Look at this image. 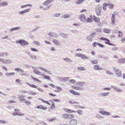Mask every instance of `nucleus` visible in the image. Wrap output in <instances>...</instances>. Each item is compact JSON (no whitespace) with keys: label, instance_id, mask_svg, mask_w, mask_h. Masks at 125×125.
<instances>
[{"label":"nucleus","instance_id":"obj_1","mask_svg":"<svg viewBox=\"0 0 125 125\" xmlns=\"http://www.w3.org/2000/svg\"><path fill=\"white\" fill-rule=\"evenodd\" d=\"M16 42L20 44L23 47L29 45V43L27 42L22 39L18 40L16 41Z\"/></svg>","mask_w":125,"mask_h":125},{"label":"nucleus","instance_id":"obj_2","mask_svg":"<svg viewBox=\"0 0 125 125\" xmlns=\"http://www.w3.org/2000/svg\"><path fill=\"white\" fill-rule=\"evenodd\" d=\"M114 69L117 76L118 77H121L122 76L121 72L120 70L118 68H114Z\"/></svg>","mask_w":125,"mask_h":125},{"label":"nucleus","instance_id":"obj_3","mask_svg":"<svg viewBox=\"0 0 125 125\" xmlns=\"http://www.w3.org/2000/svg\"><path fill=\"white\" fill-rule=\"evenodd\" d=\"M97 8L96 10V14L98 16H100L101 14L102 7L98 5L97 6Z\"/></svg>","mask_w":125,"mask_h":125},{"label":"nucleus","instance_id":"obj_4","mask_svg":"<svg viewBox=\"0 0 125 125\" xmlns=\"http://www.w3.org/2000/svg\"><path fill=\"white\" fill-rule=\"evenodd\" d=\"M96 33L94 32L91 33L90 35L87 36L86 37L87 40L89 41H91L94 36L95 35Z\"/></svg>","mask_w":125,"mask_h":125},{"label":"nucleus","instance_id":"obj_5","mask_svg":"<svg viewBox=\"0 0 125 125\" xmlns=\"http://www.w3.org/2000/svg\"><path fill=\"white\" fill-rule=\"evenodd\" d=\"M100 40H104L105 41L104 42L106 44H108L110 45H114V44L110 43V41L107 38L103 37H102L101 38Z\"/></svg>","mask_w":125,"mask_h":125},{"label":"nucleus","instance_id":"obj_6","mask_svg":"<svg viewBox=\"0 0 125 125\" xmlns=\"http://www.w3.org/2000/svg\"><path fill=\"white\" fill-rule=\"evenodd\" d=\"M38 67L39 69L45 71V72L47 73L48 75H51L52 74L51 72L50 71L44 68L43 67L40 66Z\"/></svg>","mask_w":125,"mask_h":125},{"label":"nucleus","instance_id":"obj_7","mask_svg":"<svg viewBox=\"0 0 125 125\" xmlns=\"http://www.w3.org/2000/svg\"><path fill=\"white\" fill-rule=\"evenodd\" d=\"M80 19L82 22H84L86 19V17L84 14H81L79 16Z\"/></svg>","mask_w":125,"mask_h":125},{"label":"nucleus","instance_id":"obj_8","mask_svg":"<svg viewBox=\"0 0 125 125\" xmlns=\"http://www.w3.org/2000/svg\"><path fill=\"white\" fill-rule=\"evenodd\" d=\"M30 9H27L23 10L20 11L18 13L21 15H22L30 11Z\"/></svg>","mask_w":125,"mask_h":125},{"label":"nucleus","instance_id":"obj_9","mask_svg":"<svg viewBox=\"0 0 125 125\" xmlns=\"http://www.w3.org/2000/svg\"><path fill=\"white\" fill-rule=\"evenodd\" d=\"M52 42L56 45L60 46L61 45V44L56 39H53L52 40Z\"/></svg>","mask_w":125,"mask_h":125},{"label":"nucleus","instance_id":"obj_10","mask_svg":"<svg viewBox=\"0 0 125 125\" xmlns=\"http://www.w3.org/2000/svg\"><path fill=\"white\" fill-rule=\"evenodd\" d=\"M70 124L71 125H76L77 124V122L76 120L72 119L70 121Z\"/></svg>","mask_w":125,"mask_h":125},{"label":"nucleus","instance_id":"obj_11","mask_svg":"<svg viewBox=\"0 0 125 125\" xmlns=\"http://www.w3.org/2000/svg\"><path fill=\"white\" fill-rule=\"evenodd\" d=\"M111 87L113 88L114 90H115L116 92H122V90L120 88H117L116 87L112 85Z\"/></svg>","mask_w":125,"mask_h":125},{"label":"nucleus","instance_id":"obj_12","mask_svg":"<svg viewBox=\"0 0 125 125\" xmlns=\"http://www.w3.org/2000/svg\"><path fill=\"white\" fill-rule=\"evenodd\" d=\"M111 23L113 24L115 22V15L114 14H113L111 17Z\"/></svg>","mask_w":125,"mask_h":125},{"label":"nucleus","instance_id":"obj_13","mask_svg":"<svg viewBox=\"0 0 125 125\" xmlns=\"http://www.w3.org/2000/svg\"><path fill=\"white\" fill-rule=\"evenodd\" d=\"M53 0H48L45 1L43 3V4L47 6L49 3L52 2Z\"/></svg>","mask_w":125,"mask_h":125},{"label":"nucleus","instance_id":"obj_14","mask_svg":"<svg viewBox=\"0 0 125 125\" xmlns=\"http://www.w3.org/2000/svg\"><path fill=\"white\" fill-rule=\"evenodd\" d=\"M35 108L40 109H42L43 110H46L47 109V108L46 107L43 106L41 105H39L37 107H36Z\"/></svg>","mask_w":125,"mask_h":125},{"label":"nucleus","instance_id":"obj_15","mask_svg":"<svg viewBox=\"0 0 125 125\" xmlns=\"http://www.w3.org/2000/svg\"><path fill=\"white\" fill-rule=\"evenodd\" d=\"M25 96L22 95H19L18 97V98L19 99V100L21 101H25V99L23 98V97H25Z\"/></svg>","mask_w":125,"mask_h":125},{"label":"nucleus","instance_id":"obj_16","mask_svg":"<svg viewBox=\"0 0 125 125\" xmlns=\"http://www.w3.org/2000/svg\"><path fill=\"white\" fill-rule=\"evenodd\" d=\"M94 69L96 70H102L103 69L100 67L98 65H96L94 66Z\"/></svg>","mask_w":125,"mask_h":125},{"label":"nucleus","instance_id":"obj_17","mask_svg":"<svg viewBox=\"0 0 125 125\" xmlns=\"http://www.w3.org/2000/svg\"><path fill=\"white\" fill-rule=\"evenodd\" d=\"M63 110L65 111L66 112L68 113H71L73 112L75 113L76 112L74 111L73 110L71 109H68L65 108H63Z\"/></svg>","mask_w":125,"mask_h":125},{"label":"nucleus","instance_id":"obj_18","mask_svg":"<svg viewBox=\"0 0 125 125\" xmlns=\"http://www.w3.org/2000/svg\"><path fill=\"white\" fill-rule=\"evenodd\" d=\"M59 34L61 36L64 38H66L67 37V35L66 34L64 33L61 32H60Z\"/></svg>","mask_w":125,"mask_h":125},{"label":"nucleus","instance_id":"obj_19","mask_svg":"<svg viewBox=\"0 0 125 125\" xmlns=\"http://www.w3.org/2000/svg\"><path fill=\"white\" fill-rule=\"evenodd\" d=\"M11 60L10 59H4V64H9L11 62Z\"/></svg>","mask_w":125,"mask_h":125},{"label":"nucleus","instance_id":"obj_20","mask_svg":"<svg viewBox=\"0 0 125 125\" xmlns=\"http://www.w3.org/2000/svg\"><path fill=\"white\" fill-rule=\"evenodd\" d=\"M103 30V31L104 33L108 34L110 32V30L107 28H104Z\"/></svg>","mask_w":125,"mask_h":125},{"label":"nucleus","instance_id":"obj_21","mask_svg":"<svg viewBox=\"0 0 125 125\" xmlns=\"http://www.w3.org/2000/svg\"><path fill=\"white\" fill-rule=\"evenodd\" d=\"M63 60L66 62H72V61L70 59L68 58H66L63 59Z\"/></svg>","mask_w":125,"mask_h":125},{"label":"nucleus","instance_id":"obj_22","mask_svg":"<svg viewBox=\"0 0 125 125\" xmlns=\"http://www.w3.org/2000/svg\"><path fill=\"white\" fill-rule=\"evenodd\" d=\"M107 4V5L108 6L109 8L110 9H113L114 7V5L113 4L111 3H109Z\"/></svg>","mask_w":125,"mask_h":125},{"label":"nucleus","instance_id":"obj_23","mask_svg":"<svg viewBox=\"0 0 125 125\" xmlns=\"http://www.w3.org/2000/svg\"><path fill=\"white\" fill-rule=\"evenodd\" d=\"M106 72L107 74L110 75L111 76H113L114 75V74L113 72H111L110 71L107 70Z\"/></svg>","mask_w":125,"mask_h":125},{"label":"nucleus","instance_id":"obj_24","mask_svg":"<svg viewBox=\"0 0 125 125\" xmlns=\"http://www.w3.org/2000/svg\"><path fill=\"white\" fill-rule=\"evenodd\" d=\"M107 5V4L106 3H104L103 4L102 7L103 10H106V6Z\"/></svg>","mask_w":125,"mask_h":125},{"label":"nucleus","instance_id":"obj_25","mask_svg":"<svg viewBox=\"0 0 125 125\" xmlns=\"http://www.w3.org/2000/svg\"><path fill=\"white\" fill-rule=\"evenodd\" d=\"M8 123V122L6 120L0 119V123L3 124H7Z\"/></svg>","mask_w":125,"mask_h":125},{"label":"nucleus","instance_id":"obj_26","mask_svg":"<svg viewBox=\"0 0 125 125\" xmlns=\"http://www.w3.org/2000/svg\"><path fill=\"white\" fill-rule=\"evenodd\" d=\"M81 58L83 59H89V57L86 56L85 55L82 54Z\"/></svg>","mask_w":125,"mask_h":125},{"label":"nucleus","instance_id":"obj_27","mask_svg":"<svg viewBox=\"0 0 125 125\" xmlns=\"http://www.w3.org/2000/svg\"><path fill=\"white\" fill-rule=\"evenodd\" d=\"M94 20L95 22H99L100 21V20L99 18L94 16Z\"/></svg>","mask_w":125,"mask_h":125},{"label":"nucleus","instance_id":"obj_28","mask_svg":"<svg viewBox=\"0 0 125 125\" xmlns=\"http://www.w3.org/2000/svg\"><path fill=\"white\" fill-rule=\"evenodd\" d=\"M78 113V114L80 115H82L83 114V113L82 111L81 110H78L77 111H76Z\"/></svg>","mask_w":125,"mask_h":125},{"label":"nucleus","instance_id":"obj_29","mask_svg":"<svg viewBox=\"0 0 125 125\" xmlns=\"http://www.w3.org/2000/svg\"><path fill=\"white\" fill-rule=\"evenodd\" d=\"M32 5L31 4H28L21 6V8H24L26 7L29 6L31 7Z\"/></svg>","mask_w":125,"mask_h":125},{"label":"nucleus","instance_id":"obj_30","mask_svg":"<svg viewBox=\"0 0 125 125\" xmlns=\"http://www.w3.org/2000/svg\"><path fill=\"white\" fill-rule=\"evenodd\" d=\"M86 21L89 22H91L93 21V19L91 18H88L86 20Z\"/></svg>","mask_w":125,"mask_h":125},{"label":"nucleus","instance_id":"obj_31","mask_svg":"<svg viewBox=\"0 0 125 125\" xmlns=\"http://www.w3.org/2000/svg\"><path fill=\"white\" fill-rule=\"evenodd\" d=\"M118 62L120 63H122L123 62H125V59H120L119 60Z\"/></svg>","mask_w":125,"mask_h":125},{"label":"nucleus","instance_id":"obj_32","mask_svg":"<svg viewBox=\"0 0 125 125\" xmlns=\"http://www.w3.org/2000/svg\"><path fill=\"white\" fill-rule=\"evenodd\" d=\"M90 61L91 62L92 64H95L98 63V60H95L94 61H92V60H90Z\"/></svg>","mask_w":125,"mask_h":125},{"label":"nucleus","instance_id":"obj_33","mask_svg":"<svg viewBox=\"0 0 125 125\" xmlns=\"http://www.w3.org/2000/svg\"><path fill=\"white\" fill-rule=\"evenodd\" d=\"M48 35L50 37H53V32L52 31H50L48 33Z\"/></svg>","mask_w":125,"mask_h":125},{"label":"nucleus","instance_id":"obj_34","mask_svg":"<svg viewBox=\"0 0 125 125\" xmlns=\"http://www.w3.org/2000/svg\"><path fill=\"white\" fill-rule=\"evenodd\" d=\"M77 69L78 70L84 71L86 70V69L82 67H79Z\"/></svg>","mask_w":125,"mask_h":125},{"label":"nucleus","instance_id":"obj_35","mask_svg":"<svg viewBox=\"0 0 125 125\" xmlns=\"http://www.w3.org/2000/svg\"><path fill=\"white\" fill-rule=\"evenodd\" d=\"M110 92H104V97L108 96Z\"/></svg>","mask_w":125,"mask_h":125},{"label":"nucleus","instance_id":"obj_36","mask_svg":"<svg viewBox=\"0 0 125 125\" xmlns=\"http://www.w3.org/2000/svg\"><path fill=\"white\" fill-rule=\"evenodd\" d=\"M30 57L32 59H34L35 60L37 59L36 58V56L34 55L31 54Z\"/></svg>","mask_w":125,"mask_h":125},{"label":"nucleus","instance_id":"obj_37","mask_svg":"<svg viewBox=\"0 0 125 125\" xmlns=\"http://www.w3.org/2000/svg\"><path fill=\"white\" fill-rule=\"evenodd\" d=\"M70 79V78L69 77H62V82L63 81H66L67 79Z\"/></svg>","mask_w":125,"mask_h":125},{"label":"nucleus","instance_id":"obj_38","mask_svg":"<svg viewBox=\"0 0 125 125\" xmlns=\"http://www.w3.org/2000/svg\"><path fill=\"white\" fill-rule=\"evenodd\" d=\"M123 34L121 31H118V36L119 37H122L123 36Z\"/></svg>","mask_w":125,"mask_h":125},{"label":"nucleus","instance_id":"obj_39","mask_svg":"<svg viewBox=\"0 0 125 125\" xmlns=\"http://www.w3.org/2000/svg\"><path fill=\"white\" fill-rule=\"evenodd\" d=\"M61 15V14L60 13H56L54 14L53 16L54 17H58L59 16H60Z\"/></svg>","mask_w":125,"mask_h":125},{"label":"nucleus","instance_id":"obj_40","mask_svg":"<svg viewBox=\"0 0 125 125\" xmlns=\"http://www.w3.org/2000/svg\"><path fill=\"white\" fill-rule=\"evenodd\" d=\"M69 103L71 104H78V102L76 101H69Z\"/></svg>","mask_w":125,"mask_h":125},{"label":"nucleus","instance_id":"obj_41","mask_svg":"<svg viewBox=\"0 0 125 125\" xmlns=\"http://www.w3.org/2000/svg\"><path fill=\"white\" fill-rule=\"evenodd\" d=\"M59 34L56 33H53V37L57 38L59 37Z\"/></svg>","mask_w":125,"mask_h":125},{"label":"nucleus","instance_id":"obj_42","mask_svg":"<svg viewBox=\"0 0 125 125\" xmlns=\"http://www.w3.org/2000/svg\"><path fill=\"white\" fill-rule=\"evenodd\" d=\"M95 117L96 118H102L103 117L99 114H97L96 116Z\"/></svg>","mask_w":125,"mask_h":125},{"label":"nucleus","instance_id":"obj_43","mask_svg":"<svg viewBox=\"0 0 125 125\" xmlns=\"http://www.w3.org/2000/svg\"><path fill=\"white\" fill-rule=\"evenodd\" d=\"M63 17L65 18H69L70 17V16L68 14H65L63 16Z\"/></svg>","mask_w":125,"mask_h":125},{"label":"nucleus","instance_id":"obj_44","mask_svg":"<svg viewBox=\"0 0 125 125\" xmlns=\"http://www.w3.org/2000/svg\"><path fill=\"white\" fill-rule=\"evenodd\" d=\"M56 118L55 117H53V118L50 119V118H48L47 119V120L50 122L53 121L54 120H56Z\"/></svg>","mask_w":125,"mask_h":125},{"label":"nucleus","instance_id":"obj_45","mask_svg":"<svg viewBox=\"0 0 125 125\" xmlns=\"http://www.w3.org/2000/svg\"><path fill=\"white\" fill-rule=\"evenodd\" d=\"M105 111L102 110H101L99 112V113L103 115H105Z\"/></svg>","mask_w":125,"mask_h":125},{"label":"nucleus","instance_id":"obj_46","mask_svg":"<svg viewBox=\"0 0 125 125\" xmlns=\"http://www.w3.org/2000/svg\"><path fill=\"white\" fill-rule=\"evenodd\" d=\"M31 78L32 79H33V80L34 81H35L37 82H39L40 81L39 80H38V79H36V78L34 77L33 76H31Z\"/></svg>","mask_w":125,"mask_h":125},{"label":"nucleus","instance_id":"obj_47","mask_svg":"<svg viewBox=\"0 0 125 125\" xmlns=\"http://www.w3.org/2000/svg\"><path fill=\"white\" fill-rule=\"evenodd\" d=\"M68 119H70L71 118H73L74 117V116L71 114L68 115Z\"/></svg>","mask_w":125,"mask_h":125},{"label":"nucleus","instance_id":"obj_48","mask_svg":"<svg viewBox=\"0 0 125 125\" xmlns=\"http://www.w3.org/2000/svg\"><path fill=\"white\" fill-rule=\"evenodd\" d=\"M68 115L66 114H63L62 115L64 119H68Z\"/></svg>","mask_w":125,"mask_h":125},{"label":"nucleus","instance_id":"obj_49","mask_svg":"<svg viewBox=\"0 0 125 125\" xmlns=\"http://www.w3.org/2000/svg\"><path fill=\"white\" fill-rule=\"evenodd\" d=\"M33 43L35 44L38 45H40V44L39 42L36 41H33Z\"/></svg>","mask_w":125,"mask_h":125},{"label":"nucleus","instance_id":"obj_50","mask_svg":"<svg viewBox=\"0 0 125 125\" xmlns=\"http://www.w3.org/2000/svg\"><path fill=\"white\" fill-rule=\"evenodd\" d=\"M84 84V83L82 82H79L77 83V84H79L80 86H82Z\"/></svg>","mask_w":125,"mask_h":125},{"label":"nucleus","instance_id":"obj_51","mask_svg":"<svg viewBox=\"0 0 125 125\" xmlns=\"http://www.w3.org/2000/svg\"><path fill=\"white\" fill-rule=\"evenodd\" d=\"M111 50L113 51H115L118 50V48L117 47H112V48Z\"/></svg>","mask_w":125,"mask_h":125},{"label":"nucleus","instance_id":"obj_52","mask_svg":"<svg viewBox=\"0 0 125 125\" xmlns=\"http://www.w3.org/2000/svg\"><path fill=\"white\" fill-rule=\"evenodd\" d=\"M84 0H78L76 2V4H79L83 2V1Z\"/></svg>","mask_w":125,"mask_h":125},{"label":"nucleus","instance_id":"obj_53","mask_svg":"<svg viewBox=\"0 0 125 125\" xmlns=\"http://www.w3.org/2000/svg\"><path fill=\"white\" fill-rule=\"evenodd\" d=\"M82 54L81 53H77L76 54V56L78 57H80L81 58Z\"/></svg>","mask_w":125,"mask_h":125},{"label":"nucleus","instance_id":"obj_54","mask_svg":"<svg viewBox=\"0 0 125 125\" xmlns=\"http://www.w3.org/2000/svg\"><path fill=\"white\" fill-rule=\"evenodd\" d=\"M44 78L46 79H47L48 80L50 81L51 80V79L50 78V77L48 76H44Z\"/></svg>","mask_w":125,"mask_h":125},{"label":"nucleus","instance_id":"obj_55","mask_svg":"<svg viewBox=\"0 0 125 125\" xmlns=\"http://www.w3.org/2000/svg\"><path fill=\"white\" fill-rule=\"evenodd\" d=\"M31 50L32 51L34 52H37L38 51V50L33 48H31Z\"/></svg>","mask_w":125,"mask_h":125},{"label":"nucleus","instance_id":"obj_56","mask_svg":"<svg viewBox=\"0 0 125 125\" xmlns=\"http://www.w3.org/2000/svg\"><path fill=\"white\" fill-rule=\"evenodd\" d=\"M70 82L72 83H76V81L73 79H71L69 80Z\"/></svg>","mask_w":125,"mask_h":125},{"label":"nucleus","instance_id":"obj_57","mask_svg":"<svg viewBox=\"0 0 125 125\" xmlns=\"http://www.w3.org/2000/svg\"><path fill=\"white\" fill-rule=\"evenodd\" d=\"M74 88L75 89L77 90H81L82 89V88L80 87L75 86Z\"/></svg>","mask_w":125,"mask_h":125},{"label":"nucleus","instance_id":"obj_58","mask_svg":"<svg viewBox=\"0 0 125 125\" xmlns=\"http://www.w3.org/2000/svg\"><path fill=\"white\" fill-rule=\"evenodd\" d=\"M69 91L72 94L74 95H75L76 92H75L73 90H70Z\"/></svg>","mask_w":125,"mask_h":125},{"label":"nucleus","instance_id":"obj_59","mask_svg":"<svg viewBox=\"0 0 125 125\" xmlns=\"http://www.w3.org/2000/svg\"><path fill=\"white\" fill-rule=\"evenodd\" d=\"M104 92L100 93L98 94L99 95L100 97H104Z\"/></svg>","mask_w":125,"mask_h":125},{"label":"nucleus","instance_id":"obj_60","mask_svg":"<svg viewBox=\"0 0 125 125\" xmlns=\"http://www.w3.org/2000/svg\"><path fill=\"white\" fill-rule=\"evenodd\" d=\"M53 102H61V101L59 99H54L53 100Z\"/></svg>","mask_w":125,"mask_h":125},{"label":"nucleus","instance_id":"obj_61","mask_svg":"<svg viewBox=\"0 0 125 125\" xmlns=\"http://www.w3.org/2000/svg\"><path fill=\"white\" fill-rule=\"evenodd\" d=\"M98 44H99V43L95 42L92 44V46L95 47L97 45H98Z\"/></svg>","mask_w":125,"mask_h":125},{"label":"nucleus","instance_id":"obj_62","mask_svg":"<svg viewBox=\"0 0 125 125\" xmlns=\"http://www.w3.org/2000/svg\"><path fill=\"white\" fill-rule=\"evenodd\" d=\"M3 6H5L8 5V3L7 2H3Z\"/></svg>","mask_w":125,"mask_h":125},{"label":"nucleus","instance_id":"obj_63","mask_svg":"<svg viewBox=\"0 0 125 125\" xmlns=\"http://www.w3.org/2000/svg\"><path fill=\"white\" fill-rule=\"evenodd\" d=\"M39 28V27H36L35 28L33 29L32 30V32L35 31H36V30H37L38 28Z\"/></svg>","mask_w":125,"mask_h":125},{"label":"nucleus","instance_id":"obj_64","mask_svg":"<svg viewBox=\"0 0 125 125\" xmlns=\"http://www.w3.org/2000/svg\"><path fill=\"white\" fill-rule=\"evenodd\" d=\"M50 6H47V7H46L44 8H43V10H48L49 9L50 7Z\"/></svg>","mask_w":125,"mask_h":125}]
</instances>
